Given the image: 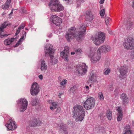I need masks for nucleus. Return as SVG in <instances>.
Returning <instances> with one entry per match:
<instances>
[{
	"label": "nucleus",
	"mask_w": 134,
	"mask_h": 134,
	"mask_svg": "<svg viewBox=\"0 0 134 134\" xmlns=\"http://www.w3.org/2000/svg\"><path fill=\"white\" fill-rule=\"evenodd\" d=\"M76 29L74 27H71L69 29L65 37L68 41L71 40L73 37L76 38L77 41L81 40L84 36L86 31L85 26L82 25L81 26L79 29V33L78 34L76 33Z\"/></svg>",
	"instance_id": "1"
},
{
	"label": "nucleus",
	"mask_w": 134,
	"mask_h": 134,
	"mask_svg": "<svg viewBox=\"0 0 134 134\" xmlns=\"http://www.w3.org/2000/svg\"><path fill=\"white\" fill-rule=\"evenodd\" d=\"M74 110L72 111L74 116H77L75 119L76 121H81L83 119L85 116V111L83 107L79 105L75 106L74 107Z\"/></svg>",
	"instance_id": "2"
},
{
	"label": "nucleus",
	"mask_w": 134,
	"mask_h": 134,
	"mask_svg": "<svg viewBox=\"0 0 134 134\" xmlns=\"http://www.w3.org/2000/svg\"><path fill=\"white\" fill-rule=\"evenodd\" d=\"M51 10L53 12H60L63 10L64 8L58 0H51L49 4Z\"/></svg>",
	"instance_id": "3"
},
{
	"label": "nucleus",
	"mask_w": 134,
	"mask_h": 134,
	"mask_svg": "<svg viewBox=\"0 0 134 134\" xmlns=\"http://www.w3.org/2000/svg\"><path fill=\"white\" fill-rule=\"evenodd\" d=\"M95 50L94 48H91L87 53L88 57L91 58V61L93 63L99 61L101 58L100 53L98 52L95 53Z\"/></svg>",
	"instance_id": "4"
},
{
	"label": "nucleus",
	"mask_w": 134,
	"mask_h": 134,
	"mask_svg": "<svg viewBox=\"0 0 134 134\" xmlns=\"http://www.w3.org/2000/svg\"><path fill=\"white\" fill-rule=\"evenodd\" d=\"M105 38V36L104 33L101 32L99 33L97 36L94 37H92L91 40L96 45H98L103 43Z\"/></svg>",
	"instance_id": "5"
},
{
	"label": "nucleus",
	"mask_w": 134,
	"mask_h": 134,
	"mask_svg": "<svg viewBox=\"0 0 134 134\" xmlns=\"http://www.w3.org/2000/svg\"><path fill=\"white\" fill-rule=\"evenodd\" d=\"M54 50L52 46L50 44H48V47L45 51L46 56L49 54L50 57V62L52 64H55L57 63L58 60L55 59H53V54L54 53Z\"/></svg>",
	"instance_id": "6"
},
{
	"label": "nucleus",
	"mask_w": 134,
	"mask_h": 134,
	"mask_svg": "<svg viewBox=\"0 0 134 134\" xmlns=\"http://www.w3.org/2000/svg\"><path fill=\"white\" fill-rule=\"evenodd\" d=\"M123 45L125 49H131L134 47V41L133 38L130 36L124 40Z\"/></svg>",
	"instance_id": "7"
},
{
	"label": "nucleus",
	"mask_w": 134,
	"mask_h": 134,
	"mask_svg": "<svg viewBox=\"0 0 134 134\" xmlns=\"http://www.w3.org/2000/svg\"><path fill=\"white\" fill-rule=\"evenodd\" d=\"M84 108L87 110L93 108L94 106L95 100L94 98L92 97H89L84 103Z\"/></svg>",
	"instance_id": "8"
},
{
	"label": "nucleus",
	"mask_w": 134,
	"mask_h": 134,
	"mask_svg": "<svg viewBox=\"0 0 134 134\" xmlns=\"http://www.w3.org/2000/svg\"><path fill=\"white\" fill-rule=\"evenodd\" d=\"M88 66L85 63H82L77 66L76 72L80 75L82 76L84 75L87 71Z\"/></svg>",
	"instance_id": "9"
},
{
	"label": "nucleus",
	"mask_w": 134,
	"mask_h": 134,
	"mask_svg": "<svg viewBox=\"0 0 134 134\" xmlns=\"http://www.w3.org/2000/svg\"><path fill=\"white\" fill-rule=\"evenodd\" d=\"M19 104L20 105V111L21 112L25 111L27 109L28 102L25 98H21L18 100Z\"/></svg>",
	"instance_id": "10"
},
{
	"label": "nucleus",
	"mask_w": 134,
	"mask_h": 134,
	"mask_svg": "<svg viewBox=\"0 0 134 134\" xmlns=\"http://www.w3.org/2000/svg\"><path fill=\"white\" fill-rule=\"evenodd\" d=\"M5 126L7 128V130L9 131L15 130L17 127L15 122L11 119H10L9 120L8 123L6 124Z\"/></svg>",
	"instance_id": "11"
},
{
	"label": "nucleus",
	"mask_w": 134,
	"mask_h": 134,
	"mask_svg": "<svg viewBox=\"0 0 134 134\" xmlns=\"http://www.w3.org/2000/svg\"><path fill=\"white\" fill-rule=\"evenodd\" d=\"M39 91V87L36 82L33 83L32 85L30 92L32 96L36 95Z\"/></svg>",
	"instance_id": "12"
},
{
	"label": "nucleus",
	"mask_w": 134,
	"mask_h": 134,
	"mask_svg": "<svg viewBox=\"0 0 134 134\" xmlns=\"http://www.w3.org/2000/svg\"><path fill=\"white\" fill-rule=\"evenodd\" d=\"M127 70L128 68L127 66L125 65L121 66L120 70V74L119 75V77L121 79L125 78Z\"/></svg>",
	"instance_id": "13"
},
{
	"label": "nucleus",
	"mask_w": 134,
	"mask_h": 134,
	"mask_svg": "<svg viewBox=\"0 0 134 134\" xmlns=\"http://www.w3.org/2000/svg\"><path fill=\"white\" fill-rule=\"evenodd\" d=\"M51 19L52 22L56 26L59 25L62 23L61 19L56 15L52 16L51 17Z\"/></svg>",
	"instance_id": "14"
},
{
	"label": "nucleus",
	"mask_w": 134,
	"mask_h": 134,
	"mask_svg": "<svg viewBox=\"0 0 134 134\" xmlns=\"http://www.w3.org/2000/svg\"><path fill=\"white\" fill-rule=\"evenodd\" d=\"M110 49V47L108 45H103L100 47L97 50V52L100 53L106 52L109 51Z\"/></svg>",
	"instance_id": "15"
},
{
	"label": "nucleus",
	"mask_w": 134,
	"mask_h": 134,
	"mask_svg": "<svg viewBox=\"0 0 134 134\" xmlns=\"http://www.w3.org/2000/svg\"><path fill=\"white\" fill-rule=\"evenodd\" d=\"M116 109L118 111V116L117 118L118 121H120L122 119V111L121 110V107H116Z\"/></svg>",
	"instance_id": "16"
},
{
	"label": "nucleus",
	"mask_w": 134,
	"mask_h": 134,
	"mask_svg": "<svg viewBox=\"0 0 134 134\" xmlns=\"http://www.w3.org/2000/svg\"><path fill=\"white\" fill-rule=\"evenodd\" d=\"M97 77V75L95 73H93L91 74L88 80V82L92 83L96 81Z\"/></svg>",
	"instance_id": "17"
},
{
	"label": "nucleus",
	"mask_w": 134,
	"mask_h": 134,
	"mask_svg": "<svg viewBox=\"0 0 134 134\" xmlns=\"http://www.w3.org/2000/svg\"><path fill=\"white\" fill-rule=\"evenodd\" d=\"M86 20L89 21H92L94 19V16L90 11H87L86 15Z\"/></svg>",
	"instance_id": "18"
},
{
	"label": "nucleus",
	"mask_w": 134,
	"mask_h": 134,
	"mask_svg": "<svg viewBox=\"0 0 134 134\" xmlns=\"http://www.w3.org/2000/svg\"><path fill=\"white\" fill-rule=\"evenodd\" d=\"M120 98L124 104H127L129 102L128 99L125 94H122L121 95Z\"/></svg>",
	"instance_id": "19"
},
{
	"label": "nucleus",
	"mask_w": 134,
	"mask_h": 134,
	"mask_svg": "<svg viewBox=\"0 0 134 134\" xmlns=\"http://www.w3.org/2000/svg\"><path fill=\"white\" fill-rule=\"evenodd\" d=\"M41 123V121L39 119H34L30 122L31 126L35 127L39 125Z\"/></svg>",
	"instance_id": "20"
},
{
	"label": "nucleus",
	"mask_w": 134,
	"mask_h": 134,
	"mask_svg": "<svg viewBox=\"0 0 134 134\" xmlns=\"http://www.w3.org/2000/svg\"><path fill=\"white\" fill-rule=\"evenodd\" d=\"M11 1V0H7L5 3L2 6V8L4 10L8 9L9 7V4Z\"/></svg>",
	"instance_id": "21"
},
{
	"label": "nucleus",
	"mask_w": 134,
	"mask_h": 134,
	"mask_svg": "<svg viewBox=\"0 0 134 134\" xmlns=\"http://www.w3.org/2000/svg\"><path fill=\"white\" fill-rule=\"evenodd\" d=\"M40 69L41 71H44L47 69V66L45 62L43 60L41 62Z\"/></svg>",
	"instance_id": "22"
},
{
	"label": "nucleus",
	"mask_w": 134,
	"mask_h": 134,
	"mask_svg": "<svg viewBox=\"0 0 134 134\" xmlns=\"http://www.w3.org/2000/svg\"><path fill=\"white\" fill-rule=\"evenodd\" d=\"M60 54L61 56L64 59L65 61H67L68 60V57L69 53L64 52H61Z\"/></svg>",
	"instance_id": "23"
},
{
	"label": "nucleus",
	"mask_w": 134,
	"mask_h": 134,
	"mask_svg": "<svg viewBox=\"0 0 134 134\" xmlns=\"http://www.w3.org/2000/svg\"><path fill=\"white\" fill-rule=\"evenodd\" d=\"M134 26V23L133 22H129L126 25V29L127 30H131L133 28Z\"/></svg>",
	"instance_id": "24"
},
{
	"label": "nucleus",
	"mask_w": 134,
	"mask_h": 134,
	"mask_svg": "<svg viewBox=\"0 0 134 134\" xmlns=\"http://www.w3.org/2000/svg\"><path fill=\"white\" fill-rule=\"evenodd\" d=\"M7 23L5 22L3 24H2L0 26V32L3 31L4 29L8 25L6 24Z\"/></svg>",
	"instance_id": "25"
},
{
	"label": "nucleus",
	"mask_w": 134,
	"mask_h": 134,
	"mask_svg": "<svg viewBox=\"0 0 134 134\" xmlns=\"http://www.w3.org/2000/svg\"><path fill=\"white\" fill-rule=\"evenodd\" d=\"M125 129L126 130H125V132L124 133V134H131V132L130 130V126L129 125H128V126H126L125 127Z\"/></svg>",
	"instance_id": "26"
},
{
	"label": "nucleus",
	"mask_w": 134,
	"mask_h": 134,
	"mask_svg": "<svg viewBox=\"0 0 134 134\" xmlns=\"http://www.w3.org/2000/svg\"><path fill=\"white\" fill-rule=\"evenodd\" d=\"M106 114L107 116L108 119L109 120H110L111 119V111L110 110H107V112Z\"/></svg>",
	"instance_id": "27"
},
{
	"label": "nucleus",
	"mask_w": 134,
	"mask_h": 134,
	"mask_svg": "<svg viewBox=\"0 0 134 134\" xmlns=\"http://www.w3.org/2000/svg\"><path fill=\"white\" fill-rule=\"evenodd\" d=\"M31 102L33 106H35L38 104V102L37 101L36 98L34 99H32Z\"/></svg>",
	"instance_id": "28"
},
{
	"label": "nucleus",
	"mask_w": 134,
	"mask_h": 134,
	"mask_svg": "<svg viewBox=\"0 0 134 134\" xmlns=\"http://www.w3.org/2000/svg\"><path fill=\"white\" fill-rule=\"evenodd\" d=\"M84 2V0H76L77 7L80 6L81 3Z\"/></svg>",
	"instance_id": "29"
},
{
	"label": "nucleus",
	"mask_w": 134,
	"mask_h": 134,
	"mask_svg": "<svg viewBox=\"0 0 134 134\" xmlns=\"http://www.w3.org/2000/svg\"><path fill=\"white\" fill-rule=\"evenodd\" d=\"M98 97L100 100H102L104 99L103 94L101 92H100L98 93Z\"/></svg>",
	"instance_id": "30"
},
{
	"label": "nucleus",
	"mask_w": 134,
	"mask_h": 134,
	"mask_svg": "<svg viewBox=\"0 0 134 134\" xmlns=\"http://www.w3.org/2000/svg\"><path fill=\"white\" fill-rule=\"evenodd\" d=\"M4 43L5 45H8L11 44V41L10 40V39H7L4 41Z\"/></svg>",
	"instance_id": "31"
},
{
	"label": "nucleus",
	"mask_w": 134,
	"mask_h": 134,
	"mask_svg": "<svg viewBox=\"0 0 134 134\" xmlns=\"http://www.w3.org/2000/svg\"><path fill=\"white\" fill-rule=\"evenodd\" d=\"M105 10L104 9L101 10L100 12V14L101 16H103L105 14Z\"/></svg>",
	"instance_id": "32"
},
{
	"label": "nucleus",
	"mask_w": 134,
	"mask_h": 134,
	"mask_svg": "<svg viewBox=\"0 0 134 134\" xmlns=\"http://www.w3.org/2000/svg\"><path fill=\"white\" fill-rule=\"evenodd\" d=\"M63 52H64L66 53H69L68 47L67 46H65L64 47V49Z\"/></svg>",
	"instance_id": "33"
},
{
	"label": "nucleus",
	"mask_w": 134,
	"mask_h": 134,
	"mask_svg": "<svg viewBox=\"0 0 134 134\" xmlns=\"http://www.w3.org/2000/svg\"><path fill=\"white\" fill-rule=\"evenodd\" d=\"M57 108V109L56 110L55 112V114H56L58 113H59L61 110V108L60 107H58Z\"/></svg>",
	"instance_id": "34"
},
{
	"label": "nucleus",
	"mask_w": 134,
	"mask_h": 134,
	"mask_svg": "<svg viewBox=\"0 0 134 134\" xmlns=\"http://www.w3.org/2000/svg\"><path fill=\"white\" fill-rule=\"evenodd\" d=\"M52 104L54 107V109H56L58 107V105L55 102H53Z\"/></svg>",
	"instance_id": "35"
},
{
	"label": "nucleus",
	"mask_w": 134,
	"mask_h": 134,
	"mask_svg": "<svg viewBox=\"0 0 134 134\" xmlns=\"http://www.w3.org/2000/svg\"><path fill=\"white\" fill-rule=\"evenodd\" d=\"M67 80L65 79L63 80V81L60 82V84L62 85H63L65 84L66 83Z\"/></svg>",
	"instance_id": "36"
},
{
	"label": "nucleus",
	"mask_w": 134,
	"mask_h": 134,
	"mask_svg": "<svg viewBox=\"0 0 134 134\" xmlns=\"http://www.w3.org/2000/svg\"><path fill=\"white\" fill-rule=\"evenodd\" d=\"M20 30H21V27H20V26L19 27H18V30H16V32L15 34V36L17 35L18 34H19V33L20 32Z\"/></svg>",
	"instance_id": "37"
},
{
	"label": "nucleus",
	"mask_w": 134,
	"mask_h": 134,
	"mask_svg": "<svg viewBox=\"0 0 134 134\" xmlns=\"http://www.w3.org/2000/svg\"><path fill=\"white\" fill-rule=\"evenodd\" d=\"M109 19H110L108 17H107L106 18H105V21L106 24L107 25H108L109 20Z\"/></svg>",
	"instance_id": "38"
},
{
	"label": "nucleus",
	"mask_w": 134,
	"mask_h": 134,
	"mask_svg": "<svg viewBox=\"0 0 134 134\" xmlns=\"http://www.w3.org/2000/svg\"><path fill=\"white\" fill-rule=\"evenodd\" d=\"M26 35V32H25L24 31V33L22 37L20 38V40H22L25 37Z\"/></svg>",
	"instance_id": "39"
},
{
	"label": "nucleus",
	"mask_w": 134,
	"mask_h": 134,
	"mask_svg": "<svg viewBox=\"0 0 134 134\" xmlns=\"http://www.w3.org/2000/svg\"><path fill=\"white\" fill-rule=\"evenodd\" d=\"M21 40L20 39L17 42L14 47H15L18 46L21 43Z\"/></svg>",
	"instance_id": "40"
},
{
	"label": "nucleus",
	"mask_w": 134,
	"mask_h": 134,
	"mask_svg": "<svg viewBox=\"0 0 134 134\" xmlns=\"http://www.w3.org/2000/svg\"><path fill=\"white\" fill-rule=\"evenodd\" d=\"M110 70L109 69H107L104 72V73L105 75L108 74L110 72Z\"/></svg>",
	"instance_id": "41"
},
{
	"label": "nucleus",
	"mask_w": 134,
	"mask_h": 134,
	"mask_svg": "<svg viewBox=\"0 0 134 134\" xmlns=\"http://www.w3.org/2000/svg\"><path fill=\"white\" fill-rule=\"evenodd\" d=\"M76 88L74 86H73L72 87H71L70 90V91L71 92H73L74 91H75L76 90Z\"/></svg>",
	"instance_id": "42"
},
{
	"label": "nucleus",
	"mask_w": 134,
	"mask_h": 134,
	"mask_svg": "<svg viewBox=\"0 0 134 134\" xmlns=\"http://www.w3.org/2000/svg\"><path fill=\"white\" fill-rule=\"evenodd\" d=\"M25 25L23 23L21 24V25L20 26L21 27V28L22 29H24V27H25Z\"/></svg>",
	"instance_id": "43"
},
{
	"label": "nucleus",
	"mask_w": 134,
	"mask_h": 134,
	"mask_svg": "<svg viewBox=\"0 0 134 134\" xmlns=\"http://www.w3.org/2000/svg\"><path fill=\"white\" fill-rule=\"evenodd\" d=\"M81 49H77L75 51L76 52H77L79 53H80L81 52Z\"/></svg>",
	"instance_id": "44"
},
{
	"label": "nucleus",
	"mask_w": 134,
	"mask_h": 134,
	"mask_svg": "<svg viewBox=\"0 0 134 134\" xmlns=\"http://www.w3.org/2000/svg\"><path fill=\"white\" fill-rule=\"evenodd\" d=\"M15 39V38H12L10 39V41H11V43L13 42Z\"/></svg>",
	"instance_id": "45"
},
{
	"label": "nucleus",
	"mask_w": 134,
	"mask_h": 134,
	"mask_svg": "<svg viewBox=\"0 0 134 134\" xmlns=\"http://www.w3.org/2000/svg\"><path fill=\"white\" fill-rule=\"evenodd\" d=\"M39 78L41 80L43 79V76L42 75H40L38 76Z\"/></svg>",
	"instance_id": "46"
},
{
	"label": "nucleus",
	"mask_w": 134,
	"mask_h": 134,
	"mask_svg": "<svg viewBox=\"0 0 134 134\" xmlns=\"http://www.w3.org/2000/svg\"><path fill=\"white\" fill-rule=\"evenodd\" d=\"M104 1V0H100L99 2V3L100 4H102L103 3Z\"/></svg>",
	"instance_id": "47"
},
{
	"label": "nucleus",
	"mask_w": 134,
	"mask_h": 134,
	"mask_svg": "<svg viewBox=\"0 0 134 134\" xmlns=\"http://www.w3.org/2000/svg\"><path fill=\"white\" fill-rule=\"evenodd\" d=\"M8 35H6V34H5V35H1V36L3 37H4L5 36H8Z\"/></svg>",
	"instance_id": "48"
},
{
	"label": "nucleus",
	"mask_w": 134,
	"mask_h": 134,
	"mask_svg": "<svg viewBox=\"0 0 134 134\" xmlns=\"http://www.w3.org/2000/svg\"><path fill=\"white\" fill-rule=\"evenodd\" d=\"M87 90H88L89 89V87L87 86H85Z\"/></svg>",
	"instance_id": "49"
},
{
	"label": "nucleus",
	"mask_w": 134,
	"mask_h": 134,
	"mask_svg": "<svg viewBox=\"0 0 134 134\" xmlns=\"http://www.w3.org/2000/svg\"><path fill=\"white\" fill-rule=\"evenodd\" d=\"M132 7L134 8V0L133 2V4H132Z\"/></svg>",
	"instance_id": "50"
},
{
	"label": "nucleus",
	"mask_w": 134,
	"mask_h": 134,
	"mask_svg": "<svg viewBox=\"0 0 134 134\" xmlns=\"http://www.w3.org/2000/svg\"><path fill=\"white\" fill-rule=\"evenodd\" d=\"M60 127L61 128V129L62 130H63L64 131V129L63 128V127L61 125H60Z\"/></svg>",
	"instance_id": "51"
},
{
	"label": "nucleus",
	"mask_w": 134,
	"mask_h": 134,
	"mask_svg": "<svg viewBox=\"0 0 134 134\" xmlns=\"http://www.w3.org/2000/svg\"><path fill=\"white\" fill-rule=\"evenodd\" d=\"M63 93L62 92H61V93H59V95H60V96H61L62 95H63Z\"/></svg>",
	"instance_id": "52"
},
{
	"label": "nucleus",
	"mask_w": 134,
	"mask_h": 134,
	"mask_svg": "<svg viewBox=\"0 0 134 134\" xmlns=\"http://www.w3.org/2000/svg\"><path fill=\"white\" fill-rule=\"evenodd\" d=\"M52 36V33H51L48 36V37H50Z\"/></svg>",
	"instance_id": "53"
},
{
	"label": "nucleus",
	"mask_w": 134,
	"mask_h": 134,
	"mask_svg": "<svg viewBox=\"0 0 134 134\" xmlns=\"http://www.w3.org/2000/svg\"><path fill=\"white\" fill-rule=\"evenodd\" d=\"M14 10V9H13L12 10V11L11 12V13H10V14H12L13 13V10Z\"/></svg>",
	"instance_id": "54"
},
{
	"label": "nucleus",
	"mask_w": 134,
	"mask_h": 134,
	"mask_svg": "<svg viewBox=\"0 0 134 134\" xmlns=\"http://www.w3.org/2000/svg\"><path fill=\"white\" fill-rule=\"evenodd\" d=\"M50 109L51 110H53V109L54 108V107H51L50 108Z\"/></svg>",
	"instance_id": "55"
},
{
	"label": "nucleus",
	"mask_w": 134,
	"mask_h": 134,
	"mask_svg": "<svg viewBox=\"0 0 134 134\" xmlns=\"http://www.w3.org/2000/svg\"><path fill=\"white\" fill-rule=\"evenodd\" d=\"M75 54V53L74 52H72L71 53V55L74 54Z\"/></svg>",
	"instance_id": "56"
},
{
	"label": "nucleus",
	"mask_w": 134,
	"mask_h": 134,
	"mask_svg": "<svg viewBox=\"0 0 134 134\" xmlns=\"http://www.w3.org/2000/svg\"><path fill=\"white\" fill-rule=\"evenodd\" d=\"M132 123L133 125L134 126V121H132Z\"/></svg>",
	"instance_id": "57"
},
{
	"label": "nucleus",
	"mask_w": 134,
	"mask_h": 134,
	"mask_svg": "<svg viewBox=\"0 0 134 134\" xmlns=\"http://www.w3.org/2000/svg\"><path fill=\"white\" fill-rule=\"evenodd\" d=\"M110 89L111 90L112 87H111V85L110 86Z\"/></svg>",
	"instance_id": "58"
},
{
	"label": "nucleus",
	"mask_w": 134,
	"mask_h": 134,
	"mask_svg": "<svg viewBox=\"0 0 134 134\" xmlns=\"http://www.w3.org/2000/svg\"><path fill=\"white\" fill-rule=\"evenodd\" d=\"M109 33L110 34H112V32H111V31H110H110H109Z\"/></svg>",
	"instance_id": "59"
},
{
	"label": "nucleus",
	"mask_w": 134,
	"mask_h": 134,
	"mask_svg": "<svg viewBox=\"0 0 134 134\" xmlns=\"http://www.w3.org/2000/svg\"><path fill=\"white\" fill-rule=\"evenodd\" d=\"M59 97L60 98H61V97L60 95H59V94L58 95Z\"/></svg>",
	"instance_id": "60"
},
{
	"label": "nucleus",
	"mask_w": 134,
	"mask_h": 134,
	"mask_svg": "<svg viewBox=\"0 0 134 134\" xmlns=\"http://www.w3.org/2000/svg\"><path fill=\"white\" fill-rule=\"evenodd\" d=\"M132 54L134 55V52H133Z\"/></svg>",
	"instance_id": "61"
},
{
	"label": "nucleus",
	"mask_w": 134,
	"mask_h": 134,
	"mask_svg": "<svg viewBox=\"0 0 134 134\" xmlns=\"http://www.w3.org/2000/svg\"><path fill=\"white\" fill-rule=\"evenodd\" d=\"M48 40H46V41H47V42H48Z\"/></svg>",
	"instance_id": "62"
},
{
	"label": "nucleus",
	"mask_w": 134,
	"mask_h": 134,
	"mask_svg": "<svg viewBox=\"0 0 134 134\" xmlns=\"http://www.w3.org/2000/svg\"><path fill=\"white\" fill-rule=\"evenodd\" d=\"M65 134H68V133L67 132H65Z\"/></svg>",
	"instance_id": "63"
},
{
	"label": "nucleus",
	"mask_w": 134,
	"mask_h": 134,
	"mask_svg": "<svg viewBox=\"0 0 134 134\" xmlns=\"http://www.w3.org/2000/svg\"><path fill=\"white\" fill-rule=\"evenodd\" d=\"M62 126H63L64 127V125H63L62 124Z\"/></svg>",
	"instance_id": "64"
}]
</instances>
